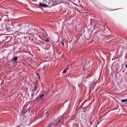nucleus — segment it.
Returning <instances> with one entry per match:
<instances>
[{"instance_id": "a211bd4d", "label": "nucleus", "mask_w": 127, "mask_h": 127, "mask_svg": "<svg viewBox=\"0 0 127 127\" xmlns=\"http://www.w3.org/2000/svg\"><path fill=\"white\" fill-rule=\"evenodd\" d=\"M37 76H38V77H39V78H40V77H39V75L38 74H37Z\"/></svg>"}, {"instance_id": "4be33fe9", "label": "nucleus", "mask_w": 127, "mask_h": 127, "mask_svg": "<svg viewBox=\"0 0 127 127\" xmlns=\"http://www.w3.org/2000/svg\"><path fill=\"white\" fill-rule=\"evenodd\" d=\"M78 86H79V87H80V85H79H79H78Z\"/></svg>"}, {"instance_id": "9d476101", "label": "nucleus", "mask_w": 127, "mask_h": 127, "mask_svg": "<svg viewBox=\"0 0 127 127\" xmlns=\"http://www.w3.org/2000/svg\"><path fill=\"white\" fill-rule=\"evenodd\" d=\"M44 95V94H42L41 95H39V96L40 98L41 99L43 97Z\"/></svg>"}, {"instance_id": "412c9836", "label": "nucleus", "mask_w": 127, "mask_h": 127, "mask_svg": "<svg viewBox=\"0 0 127 127\" xmlns=\"http://www.w3.org/2000/svg\"><path fill=\"white\" fill-rule=\"evenodd\" d=\"M95 127H97V125Z\"/></svg>"}, {"instance_id": "9b49d317", "label": "nucleus", "mask_w": 127, "mask_h": 127, "mask_svg": "<svg viewBox=\"0 0 127 127\" xmlns=\"http://www.w3.org/2000/svg\"><path fill=\"white\" fill-rule=\"evenodd\" d=\"M61 42L64 47V40H62Z\"/></svg>"}, {"instance_id": "f8f14e48", "label": "nucleus", "mask_w": 127, "mask_h": 127, "mask_svg": "<svg viewBox=\"0 0 127 127\" xmlns=\"http://www.w3.org/2000/svg\"><path fill=\"white\" fill-rule=\"evenodd\" d=\"M28 109H27V110H24L23 111V113L24 114L25 113H26L28 111Z\"/></svg>"}, {"instance_id": "f3484780", "label": "nucleus", "mask_w": 127, "mask_h": 127, "mask_svg": "<svg viewBox=\"0 0 127 127\" xmlns=\"http://www.w3.org/2000/svg\"><path fill=\"white\" fill-rule=\"evenodd\" d=\"M125 67H126V68H127V64H126V65Z\"/></svg>"}, {"instance_id": "1a4fd4ad", "label": "nucleus", "mask_w": 127, "mask_h": 127, "mask_svg": "<svg viewBox=\"0 0 127 127\" xmlns=\"http://www.w3.org/2000/svg\"><path fill=\"white\" fill-rule=\"evenodd\" d=\"M127 101V99H122L121 100V101L122 102H126Z\"/></svg>"}, {"instance_id": "2eb2a0df", "label": "nucleus", "mask_w": 127, "mask_h": 127, "mask_svg": "<svg viewBox=\"0 0 127 127\" xmlns=\"http://www.w3.org/2000/svg\"><path fill=\"white\" fill-rule=\"evenodd\" d=\"M40 34L41 35V36L43 37V36L44 33H42V32H41L40 33Z\"/></svg>"}, {"instance_id": "0eeeda50", "label": "nucleus", "mask_w": 127, "mask_h": 127, "mask_svg": "<svg viewBox=\"0 0 127 127\" xmlns=\"http://www.w3.org/2000/svg\"><path fill=\"white\" fill-rule=\"evenodd\" d=\"M47 67V65L46 64H45L44 65H43V68L42 69V70L43 71H44L45 69Z\"/></svg>"}, {"instance_id": "ddd939ff", "label": "nucleus", "mask_w": 127, "mask_h": 127, "mask_svg": "<svg viewBox=\"0 0 127 127\" xmlns=\"http://www.w3.org/2000/svg\"><path fill=\"white\" fill-rule=\"evenodd\" d=\"M47 35L46 34H44L43 36L42 37L43 38H45L46 37Z\"/></svg>"}, {"instance_id": "aec40b11", "label": "nucleus", "mask_w": 127, "mask_h": 127, "mask_svg": "<svg viewBox=\"0 0 127 127\" xmlns=\"http://www.w3.org/2000/svg\"><path fill=\"white\" fill-rule=\"evenodd\" d=\"M46 41H47V42L48 41L47 40H46Z\"/></svg>"}, {"instance_id": "f03ea898", "label": "nucleus", "mask_w": 127, "mask_h": 127, "mask_svg": "<svg viewBox=\"0 0 127 127\" xmlns=\"http://www.w3.org/2000/svg\"><path fill=\"white\" fill-rule=\"evenodd\" d=\"M39 5L40 6L43 7H48V5L44 3H39Z\"/></svg>"}, {"instance_id": "423d86ee", "label": "nucleus", "mask_w": 127, "mask_h": 127, "mask_svg": "<svg viewBox=\"0 0 127 127\" xmlns=\"http://www.w3.org/2000/svg\"><path fill=\"white\" fill-rule=\"evenodd\" d=\"M37 82H36V84L35 85L34 87V89H32V90H34V91H35L37 90Z\"/></svg>"}, {"instance_id": "6ab92c4d", "label": "nucleus", "mask_w": 127, "mask_h": 127, "mask_svg": "<svg viewBox=\"0 0 127 127\" xmlns=\"http://www.w3.org/2000/svg\"><path fill=\"white\" fill-rule=\"evenodd\" d=\"M103 26V27H104H104H105V25H104Z\"/></svg>"}, {"instance_id": "39448f33", "label": "nucleus", "mask_w": 127, "mask_h": 127, "mask_svg": "<svg viewBox=\"0 0 127 127\" xmlns=\"http://www.w3.org/2000/svg\"><path fill=\"white\" fill-rule=\"evenodd\" d=\"M35 91H34V90H32V91H31V96H32V97L33 96V95L34 94V92Z\"/></svg>"}, {"instance_id": "f257e3e1", "label": "nucleus", "mask_w": 127, "mask_h": 127, "mask_svg": "<svg viewBox=\"0 0 127 127\" xmlns=\"http://www.w3.org/2000/svg\"><path fill=\"white\" fill-rule=\"evenodd\" d=\"M60 121V120L58 119L54 120H53L52 123H50L49 124V126L48 127H52L54 126H55Z\"/></svg>"}, {"instance_id": "20e7f679", "label": "nucleus", "mask_w": 127, "mask_h": 127, "mask_svg": "<svg viewBox=\"0 0 127 127\" xmlns=\"http://www.w3.org/2000/svg\"><path fill=\"white\" fill-rule=\"evenodd\" d=\"M18 57H13L12 59V61L13 62H14V61H15V62L17 61L18 60Z\"/></svg>"}, {"instance_id": "6e6552de", "label": "nucleus", "mask_w": 127, "mask_h": 127, "mask_svg": "<svg viewBox=\"0 0 127 127\" xmlns=\"http://www.w3.org/2000/svg\"><path fill=\"white\" fill-rule=\"evenodd\" d=\"M41 99L40 98L39 96L38 97H37L36 99L35 100H36V101H38L39 100H40Z\"/></svg>"}, {"instance_id": "dca6fc26", "label": "nucleus", "mask_w": 127, "mask_h": 127, "mask_svg": "<svg viewBox=\"0 0 127 127\" xmlns=\"http://www.w3.org/2000/svg\"><path fill=\"white\" fill-rule=\"evenodd\" d=\"M68 67H66L65 69V70H67L68 69Z\"/></svg>"}, {"instance_id": "4468645a", "label": "nucleus", "mask_w": 127, "mask_h": 127, "mask_svg": "<svg viewBox=\"0 0 127 127\" xmlns=\"http://www.w3.org/2000/svg\"><path fill=\"white\" fill-rule=\"evenodd\" d=\"M67 71V70H65V69H64V71H63V73H65Z\"/></svg>"}, {"instance_id": "7ed1b4c3", "label": "nucleus", "mask_w": 127, "mask_h": 127, "mask_svg": "<svg viewBox=\"0 0 127 127\" xmlns=\"http://www.w3.org/2000/svg\"><path fill=\"white\" fill-rule=\"evenodd\" d=\"M24 40L25 43H27L28 42V39H29L30 38L28 37H24Z\"/></svg>"}]
</instances>
